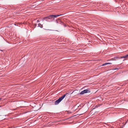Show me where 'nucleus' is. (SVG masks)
<instances>
[{
  "mask_svg": "<svg viewBox=\"0 0 128 128\" xmlns=\"http://www.w3.org/2000/svg\"><path fill=\"white\" fill-rule=\"evenodd\" d=\"M61 15H52L49 16L47 17L46 18H47V19H51L52 18H56L58 16H61Z\"/></svg>",
  "mask_w": 128,
  "mask_h": 128,
  "instance_id": "1",
  "label": "nucleus"
},
{
  "mask_svg": "<svg viewBox=\"0 0 128 128\" xmlns=\"http://www.w3.org/2000/svg\"><path fill=\"white\" fill-rule=\"evenodd\" d=\"M90 91L89 90H88V89L85 90L83 91H82L80 92V94L81 95L83 94H84L88 93V92H89Z\"/></svg>",
  "mask_w": 128,
  "mask_h": 128,
  "instance_id": "2",
  "label": "nucleus"
},
{
  "mask_svg": "<svg viewBox=\"0 0 128 128\" xmlns=\"http://www.w3.org/2000/svg\"><path fill=\"white\" fill-rule=\"evenodd\" d=\"M61 101L59 98L58 100H56L55 102V104L56 105L58 104L59 103H60Z\"/></svg>",
  "mask_w": 128,
  "mask_h": 128,
  "instance_id": "3",
  "label": "nucleus"
},
{
  "mask_svg": "<svg viewBox=\"0 0 128 128\" xmlns=\"http://www.w3.org/2000/svg\"><path fill=\"white\" fill-rule=\"evenodd\" d=\"M66 96V95L64 94L63 96H62L60 98H59L62 101L64 98Z\"/></svg>",
  "mask_w": 128,
  "mask_h": 128,
  "instance_id": "4",
  "label": "nucleus"
},
{
  "mask_svg": "<svg viewBox=\"0 0 128 128\" xmlns=\"http://www.w3.org/2000/svg\"><path fill=\"white\" fill-rule=\"evenodd\" d=\"M111 64V63H104V64H103L102 65V66H104L108 64Z\"/></svg>",
  "mask_w": 128,
  "mask_h": 128,
  "instance_id": "5",
  "label": "nucleus"
},
{
  "mask_svg": "<svg viewBox=\"0 0 128 128\" xmlns=\"http://www.w3.org/2000/svg\"><path fill=\"white\" fill-rule=\"evenodd\" d=\"M128 58V54L124 56H122V57H121V58Z\"/></svg>",
  "mask_w": 128,
  "mask_h": 128,
  "instance_id": "6",
  "label": "nucleus"
},
{
  "mask_svg": "<svg viewBox=\"0 0 128 128\" xmlns=\"http://www.w3.org/2000/svg\"><path fill=\"white\" fill-rule=\"evenodd\" d=\"M38 26H40V28H42L43 27V26L42 25H41L40 24H38Z\"/></svg>",
  "mask_w": 128,
  "mask_h": 128,
  "instance_id": "7",
  "label": "nucleus"
},
{
  "mask_svg": "<svg viewBox=\"0 0 128 128\" xmlns=\"http://www.w3.org/2000/svg\"><path fill=\"white\" fill-rule=\"evenodd\" d=\"M117 69H118V68H114V70H117Z\"/></svg>",
  "mask_w": 128,
  "mask_h": 128,
  "instance_id": "8",
  "label": "nucleus"
},
{
  "mask_svg": "<svg viewBox=\"0 0 128 128\" xmlns=\"http://www.w3.org/2000/svg\"><path fill=\"white\" fill-rule=\"evenodd\" d=\"M128 121V120H127V121H126V123Z\"/></svg>",
  "mask_w": 128,
  "mask_h": 128,
  "instance_id": "9",
  "label": "nucleus"
},
{
  "mask_svg": "<svg viewBox=\"0 0 128 128\" xmlns=\"http://www.w3.org/2000/svg\"><path fill=\"white\" fill-rule=\"evenodd\" d=\"M2 98H0V100H1Z\"/></svg>",
  "mask_w": 128,
  "mask_h": 128,
  "instance_id": "10",
  "label": "nucleus"
}]
</instances>
